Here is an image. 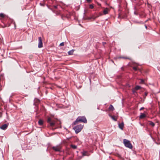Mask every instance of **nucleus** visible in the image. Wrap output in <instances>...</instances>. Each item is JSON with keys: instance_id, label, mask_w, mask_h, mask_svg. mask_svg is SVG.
I'll return each mask as SVG.
<instances>
[{"instance_id": "26", "label": "nucleus", "mask_w": 160, "mask_h": 160, "mask_svg": "<svg viewBox=\"0 0 160 160\" xmlns=\"http://www.w3.org/2000/svg\"><path fill=\"white\" fill-rule=\"evenodd\" d=\"M136 90H135V89L134 90L133 89L132 90V92L134 94H135L136 93H137V92H136V91H135Z\"/></svg>"}, {"instance_id": "20", "label": "nucleus", "mask_w": 160, "mask_h": 160, "mask_svg": "<svg viewBox=\"0 0 160 160\" xmlns=\"http://www.w3.org/2000/svg\"><path fill=\"white\" fill-rule=\"evenodd\" d=\"M93 7H93V5L92 4H90L89 5V8H90L92 9L93 8Z\"/></svg>"}, {"instance_id": "2", "label": "nucleus", "mask_w": 160, "mask_h": 160, "mask_svg": "<svg viewBox=\"0 0 160 160\" xmlns=\"http://www.w3.org/2000/svg\"><path fill=\"white\" fill-rule=\"evenodd\" d=\"M59 123L58 122V121L52 119L50 118H49L48 119L47 122L49 123L51 126H53L56 124H59L61 123L60 121H59Z\"/></svg>"}, {"instance_id": "4", "label": "nucleus", "mask_w": 160, "mask_h": 160, "mask_svg": "<svg viewBox=\"0 0 160 160\" xmlns=\"http://www.w3.org/2000/svg\"><path fill=\"white\" fill-rule=\"evenodd\" d=\"M83 128V125L80 124L75 126L73 128V129L75 130L76 133H78L81 131Z\"/></svg>"}, {"instance_id": "18", "label": "nucleus", "mask_w": 160, "mask_h": 160, "mask_svg": "<svg viewBox=\"0 0 160 160\" xmlns=\"http://www.w3.org/2000/svg\"><path fill=\"white\" fill-rule=\"evenodd\" d=\"M110 117L114 121H117V119L115 118L114 116H111Z\"/></svg>"}, {"instance_id": "22", "label": "nucleus", "mask_w": 160, "mask_h": 160, "mask_svg": "<svg viewBox=\"0 0 160 160\" xmlns=\"http://www.w3.org/2000/svg\"><path fill=\"white\" fill-rule=\"evenodd\" d=\"M148 93V92H145L144 93V96H145L144 97V99L145 98L146 96L147 95Z\"/></svg>"}, {"instance_id": "27", "label": "nucleus", "mask_w": 160, "mask_h": 160, "mask_svg": "<svg viewBox=\"0 0 160 160\" xmlns=\"http://www.w3.org/2000/svg\"><path fill=\"white\" fill-rule=\"evenodd\" d=\"M64 45V42H62L61 43H60V46H63Z\"/></svg>"}, {"instance_id": "32", "label": "nucleus", "mask_w": 160, "mask_h": 160, "mask_svg": "<svg viewBox=\"0 0 160 160\" xmlns=\"http://www.w3.org/2000/svg\"><path fill=\"white\" fill-rule=\"evenodd\" d=\"M54 8H57V6H54Z\"/></svg>"}, {"instance_id": "31", "label": "nucleus", "mask_w": 160, "mask_h": 160, "mask_svg": "<svg viewBox=\"0 0 160 160\" xmlns=\"http://www.w3.org/2000/svg\"><path fill=\"white\" fill-rule=\"evenodd\" d=\"M40 5H41V6H44V5L43 4H42L41 3H40Z\"/></svg>"}, {"instance_id": "34", "label": "nucleus", "mask_w": 160, "mask_h": 160, "mask_svg": "<svg viewBox=\"0 0 160 160\" xmlns=\"http://www.w3.org/2000/svg\"><path fill=\"white\" fill-rule=\"evenodd\" d=\"M145 28H146V29H147V26L146 25H145Z\"/></svg>"}, {"instance_id": "5", "label": "nucleus", "mask_w": 160, "mask_h": 160, "mask_svg": "<svg viewBox=\"0 0 160 160\" xmlns=\"http://www.w3.org/2000/svg\"><path fill=\"white\" fill-rule=\"evenodd\" d=\"M52 149L56 152H60L61 150V147L60 145H58L52 147Z\"/></svg>"}, {"instance_id": "7", "label": "nucleus", "mask_w": 160, "mask_h": 160, "mask_svg": "<svg viewBox=\"0 0 160 160\" xmlns=\"http://www.w3.org/2000/svg\"><path fill=\"white\" fill-rule=\"evenodd\" d=\"M81 153L82 155V157L86 156H88L90 155L88 152L86 151H83V152H82Z\"/></svg>"}, {"instance_id": "3", "label": "nucleus", "mask_w": 160, "mask_h": 160, "mask_svg": "<svg viewBox=\"0 0 160 160\" xmlns=\"http://www.w3.org/2000/svg\"><path fill=\"white\" fill-rule=\"evenodd\" d=\"M123 142L126 147L130 149L132 148V145L128 140L126 139H124L123 140Z\"/></svg>"}, {"instance_id": "24", "label": "nucleus", "mask_w": 160, "mask_h": 160, "mask_svg": "<svg viewBox=\"0 0 160 160\" xmlns=\"http://www.w3.org/2000/svg\"><path fill=\"white\" fill-rule=\"evenodd\" d=\"M99 16H98L97 17H95L94 18H97V17H98V16H102V15H103V14L102 13H99Z\"/></svg>"}, {"instance_id": "29", "label": "nucleus", "mask_w": 160, "mask_h": 160, "mask_svg": "<svg viewBox=\"0 0 160 160\" xmlns=\"http://www.w3.org/2000/svg\"><path fill=\"white\" fill-rule=\"evenodd\" d=\"M102 43L103 45H105V44H106V42H102Z\"/></svg>"}, {"instance_id": "9", "label": "nucleus", "mask_w": 160, "mask_h": 160, "mask_svg": "<svg viewBox=\"0 0 160 160\" xmlns=\"http://www.w3.org/2000/svg\"><path fill=\"white\" fill-rule=\"evenodd\" d=\"M109 11V9L107 8H106L103 11V14L104 15H106L108 13Z\"/></svg>"}, {"instance_id": "21", "label": "nucleus", "mask_w": 160, "mask_h": 160, "mask_svg": "<svg viewBox=\"0 0 160 160\" xmlns=\"http://www.w3.org/2000/svg\"><path fill=\"white\" fill-rule=\"evenodd\" d=\"M140 83H144V81L142 79H140Z\"/></svg>"}, {"instance_id": "17", "label": "nucleus", "mask_w": 160, "mask_h": 160, "mask_svg": "<svg viewBox=\"0 0 160 160\" xmlns=\"http://www.w3.org/2000/svg\"><path fill=\"white\" fill-rule=\"evenodd\" d=\"M71 147H72V148H73V149H76L77 148V147L75 145H71Z\"/></svg>"}, {"instance_id": "8", "label": "nucleus", "mask_w": 160, "mask_h": 160, "mask_svg": "<svg viewBox=\"0 0 160 160\" xmlns=\"http://www.w3.org/2000/svg\"><path fill=\"white\" fill-rule=\"evenodd\" d=\"M8 124H5L0 127V128L3 130H5L8 127Z\"/></svg>"}, {"instance_id": "30", "label": "nucleus", "mask_w": 160, "mask_h": 160, "mask_svg": "<svg viewBox=\"0 0 160 160\" xmlns=\"http://www.w3.org/2000/svg\"><path fill=\"white\" fill-rule=\"evenodd\" d=\"M87 1V2H90L91 0H86Z\"/></svg>"}, {"instance_id": "14", "label": "nucleus", "mask_w": 160, "mask_h": 160, "mask_svg": "<svg viewBox=\"0 0 160 160\" xmlns=\"http://www.w3.org/2000/svg\"><path fill=\"white\" fill-rule=\"evenodd\" d=\"M141 88V87L139 86H136L134 88V89L136 90H137L140 89Z\"/></svg>"}, {"instance_id": "11", "label": "nucleus", "mask_w": 160, "mask_h": 160, "mask_svg": "<svg viewBox=\"0 0 160 160\" xmlns=\"http://www.w3.org/2000/svg\"><path fill=\"white\" fill-rule=\"evenodd\" d=\"M146 117V115L143 113H141L139 116V118L141 119L143 118Z\"/></svg>"}, {"instance_id": "10", "label": "nucleus", "mask_w": 160, "mask_h": 160, "mask_svg": "<svg viewBox=\"0 0 160 160\" xmlns=\"http://www.w3.org/2000/svg\"><path fill=\"white\" fill-rule=\"evenodd\" d=\"M124 124L123 122H122L121 123H119L118 124V126L119 128L121 130H122L123 129V128L124 127Z\"/></svg>"}, {"instance_id": "16", "label": "nucleus", "mask_w": 160, "mask_h": 160, "mask_svg": "<svg viewBox=\"0 0 160 160\" xmlns=\"http://www.w3.org/2000/svg\"><path fill=\"white\" fill-rule=\"evenodd\" d=\"M149 124L150 125H151L153 127H154L155 126V124L154 122H152L151 121H149Z\"/></svg>"}, {"instance_id": "33", "label": "nucleus", "mask_w": 160, "mask_h": 160, "mask_svg": "<svg viewBox=\"0 0 160 160\" xmlns=\"http://www.w3.org/2000/svg\"><path fill=\"white\" fill-rule=\"evenodd\" d=\"M61 18H62V19H63V16H61Z\"/></svg>"}, {"instance_id": "1", "label": "nucleus", "mask_w": 160, "mask_h": 160, "mask_svg": "<svg viewBox=\"0 0 160 160\" xmlns=\"http://www.w3.org/2000/svg\"><path fill=\"white\" fill-rule=\"evenodd\" d=\"M78 122H81L86 123L87 122V120L85 116H79L76 119L73 123L74 125H76Z\"/></svg>"}, {"instance_id": "6", "label": "nucleus", "mask_w": 160, "mask_h": 160, "mask_svg": "<svg viewBox=\"0 0 160 160\" xmlns=\"http://www.w3.org/2000/svg\"><path fill=\"white\" fill-rule=\"evenodd\" d=\"M43 47L42 41L41 37H38V47L39 48H41Z\"/></svg>"}, {"instance_id": "25", "label": "nucleus", "mask_w": 160, "mask_h": 160, "mask_svg": "<svg viewBox=\"0 0 160 160\" xmlns=\"http://www.w3.org/2000/svg\"><path fill=\"white\" fill-rule=\"evenodd\" d=\"M133 69L135 71H137V67H134L133 68Z\"/></svg>"}, {"instance_id": "23", "label": "nucleus", "mask_w": 160, "mask_h": 160, "mask_svg": "<svg viewBox=\"0 0 160 160\" xmlns=\"http://www.w3.org/2000/svg\"><path fill=\"white\" fill-rule=\"evenodd\" d=\"M119 58H124V59H130L129 58H127V57H120Z\"/></svg>"}, {"instance_id": "12", "label": "nucleus", "mask_w": 160, "mask_h": 160, "mask_svg": "<svg viewBox=\"0 0 160 160\" xmlns=\"http://www.w3.org/2000/svg\"><path fill=\"white\" fill-rule=\"evenodd\" d=\"M74 50L72 49L71 50L69 51L68 53L69 55H72L73 54Z\"/></svg>"}, {"instance_id": "28", "label": "nucleus", "mask_w": 160, "mask_h": 160, "mask_svg": "<svg viewBox=\"0 0 160 160\" xmlns=\"http://www.w3.org/2000/svg\"><path fill=\"white\" fill-rule=\"evenodd\" d=\"M144 109V107H142L140 109V110H143V109Z\"/></svg>"}, {"instance_id": "19", "label": "nucleus", "mask_w": 160, "mask_h": 160, "mask_svg": "<svg viewBox=\"0 0 160 160\" xmlns=\"http://www.w3.org/2000/svg\"><path fill=\"white\" fill-rule=\"evenodd\" d=\"M0 16L2 18H3L5 16L2 13H1L0 14Z\"/></svg>"}, {"instance_id": "13", "label": "nucleus", "mask_w": 160, "mask_h": 160, "mask_svg": "<svg viewBox=\"0 0 160 160\" xmlns=\"http://www.w3.org/2000/svg\"><path fill=\"white\" fill-rule=\"evenodd\" d=\"M109 109L110 110L113 111L114 110V108L113 106L112 105H111L109 107Z\"/></svg>"}, {"instance_id": "15", "label": "nucleus", "mask_w": 160, "mask_h": 160, "mask_svg": "<svg viewBox=\"0 0 160 160\" xmlns=\"http://www.w3.org/2000/svg\"><path fill=\"white\" fill-rule=\"evenodd\" d=\"M38 123L40 125H42L43 124V121L42 120H40L38 122Z\"/></svg>"}]
</instances>
